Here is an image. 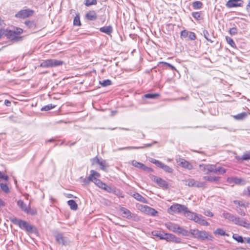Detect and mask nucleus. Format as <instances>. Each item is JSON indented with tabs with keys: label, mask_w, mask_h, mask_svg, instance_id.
Masks as SVG:
<instances>
[{
	"label": "nucleus",
	"mask_w": 250,
	"mask_h": 250,
	"mask_svg": "<svg viewBox=\"0 0 250 250\" xmlns=\"http://www.w3.org/2000/svg\"><path fill=\"white\" fill-rule=\"evenodd\" d=\"M237 30L236 27H232L229 30V33L232 35H235L237 34Z\"/></svg>",
	"instance_id": "58"
},
{
	"label": "nucleus",
	"mask_w": 250,
	"mask_h": 250,
	"mask_svg": "<svg viewBox=\"0 0 250 250\" xmlns=\"http://www.w3.org/2000/svg\"><path fill=\"white\" fill-rule=\"evenodd\" d=\"M243 5V1L242 0H229L226 3V6L228 8L242 7Z\"/></svg>",
	"instance_id": "10"
},
{
	"label": "nucleus",
	"mask_w": 250,
	"mask_h": 250,
	"mask_svg": "<svg viewBox=\"0 0 250 250\" xmlns=\"http://www.w3.org/2000/svg\"><path fill=\"white\" fill-rule=\"evenodd\" d=\"M214 233L215 235L218 234L221 236L228 235L223 229L220 228L217 229L214 232Z\"/></svg>",
	"instance_id": "36"
},
{
	"label": "nucleus",
	"mask_w": 250,
	"mask_h": 250,
	"mask_svg": "<svg viewBox=\"0 0 250 250\" xmlns=\"http://www.w3.org/2000/svg\"><path fill=\"white\" fill-rule=\"evenodd\" d=\"M164 239H166L167 240H169L173 242H179L180 241V239L176 237L175 235L172 234H167V233H165L164 234Z\"/></svg>",
	"instance_id": "19"
},
{
	"label": "nucleus",
	"mask_w": 250,
	"mask_h": 250,
	"mask_svg": "<svg viewBox=\"0 0 250 250\" xmlns=\"http://www.w3.org/2000/svg\"><path fill=\"white\" fill-rule=\"evenodd\" d=\"M145 147L144 146H127L124 147H120L118 149V150H130V149H140L143 148Z\"/></svg>",
	"instance_id": "39"
},
{
	"label": "nucleus",
	"mask_w": 250,
	"mask_h": 250,
	"mask_svg": "<svg viewBox=\"0 0 250 250\" xmlns=\"http://www.w3.org/2000/svg\"><path fill=\"white\" fill-rule=\"evenodd\" d=\"M236 211L237 213L239 214H240L241 216H244L246 215L245 212L241 208H236Z\"/></svg>",
	"instance_id": "59"
},
{
	"label": "nucleus",
	"mask_w": 250,
	"mask_h": 250,
	"mask_svg": "<svg viewBox=\"0 0 250 250\" xmlns=\"http://www.w3.org/2000/svg\"><path fill=\"white\" fill-rule=\"evenodd\" d=\"M217 168L215 165H212L211 173L217 174Z\"/></svg>",
	"instance_id": "64"
},
{
	"label": "nucleus",
	"mask_w": 250,
	"mask_h": 250,
	"mask_svg": "<svg viewBox=\"0 0 250 250\" xmlns=\"http://www.w3.org/2000/svg\"><path fill=\"white\" fill-rule=\"evenodd\" d=\"M194 222L201 226H208L209 225V223L205 220V217L199 214H197V217H196Z\"/></svg>",
	"instance_id": "14"
},
{
	"label": "nucleus",
	"mask_w": 250,
	"mask_h": 250,
	"mask_svg": "<svg viewBox=\"0 0 250 250\" xmlns=\"http://www.w3.org/2000/svg\"><path fill=\"white\" fill-rule=\"evenodd\" d=\"M18 205L20 208L25 212H28V208L29 206H27L23 202V201L20 200L17 202Z\"/></svg>",
	"instance_id": "22"
},
{
	"label": "nucleus",
	"mask_w": 250,
	"mask_h": 250,
	"mask_svg": "<svg viewBox=\"0 0 250 250\" xmlns=\"http://www.w3.org/2000/svg\"><path fill=\"white\" fill-rule=\"evenodd\" d=\"M85 18L88 21H96L97 19V13L94 10H90L85 14Z\"/></svg>",
	"instance_id": "16"
},
{
	"label": "nucleus",
	"mask_w": 250,
	"mask_h": 250,
	"mask_svg": "<svg viewBox=\"0 0 250 250\" xmlns=\"http://www.w3.org/2000/svg\"><path fill=\"white\" fill-rule=\"evenodd\" d=\"M73 25L74 26H81V22L80 21V14L79 13L76 14V16L74 18Z\"/></svg>",
	"instance_id": "26"
},
{
	"label": "nucleus",
	"mask_w": 250,
	"mask_h": 250,
	"mask_svg": "<svg viewBox=\"0 0 250 250\" xmlns=\"http://www.w3.org/2000/svg\"><path fill=\"white\" fill-rule=\"evenodd\" d=\"M203 179L205 180L212 182H217V181H218L219 180V177H216V176L213 177V176H204L203 177Z\"/></svg>",
	"instance_id": "30"
},
{
	"label": "nucleus",
	"mask_w": 250,
	"mask_h": 250,
	"mask_svg": "<svg viewBox=\"0 0 250 250\" xmlns=\"http://www.w3.org/2000/svg\"><path fill=\"white\" fill-rule=\"evenodd\" d=\"M68 205L71 209L76 210L78 209V205L74 200H70L67 201Z\"/></svg>",
	"instance_id": "23"
},
{
	"label": "nucleus",
	"mask_w": 250,
	"mask_h": 250,
	"mask_svg": "<svg viewBox=\"0 0 250 250\" xmlns=\"http://www.w3.org/2000/svg\"><path fill=\"white\" fill-rule=\"evenodd\" d=\"M192 7L194 9H199L203 6V3L200 1H195L192 3Z\"/></svg>",
	"instance_id": "31"
},
{
	"label": "nucleus",
	"mask_w": 250,
	"mask_h": 250,
	"mask_svg": "<svg viewBox=\"0 0 250 250\" xmlns=\"http://www.w3.org/2000/svg\"><path fill=\"white\" fill-rule=\"evenodd\" d=\"M92 179H91L90 175L88 176V177L87 178H85L83 180V183L85 185H88L89 184L90 182H92Z\"/></svg>",
	"instance_id": "54"
},
{
	"label": "nucleus",
	"mask_w": 250,
	"mask_h": 250,
	"mask_svg": "<svg viewBox=\"0 0 250 250\" xmlns=\"http://www.w3.org/2000/svg\"><path fill=\"white\" fill-rule=\"evenodd\" d=\"M204 214L207 216L209 217H213V214L209 210H206L204 211Z\"/></svg>",
	"instance_id": "61"
},
{
	"label": "nucleus",
	"mask_w": 250,
	"mask_h": 250,
	"mask_svg": "<svg viewBox=\"0 0 250 250\" xmlns=\"http://www.w3.org/2000/svg\"><path fill=\"white\" fill-rule=\"evenodd\" d=\"M177 233L181 234L182 235L185 236H188L189 235V234H190V230L189 231H188V230L180 227Z\"/></svg>",
	"instance_id": "25"
},
{
	"label": "nucleus",
	"mask_w": 250,
	"mask_h": 250,
	"mask_svg": "<svg viewBox=\"0 0 250 250\" xmlns=\"http://www.w3.org/2000/svg\"><path fill=\"white\" fill-rule=\"evenodd\" d=\"M133 197L138 201L143 203H146V199L138 193H135L133 195Z\"/></svg>",
	"instance_id": "27"
},
{
	"label": "nucleus",
	"mask_w": 250,
	"mask_h": 250,
	"mask_svg": "<svg viewBox=\"0 0 250 250\" xmlns=\"http://www.w3.org/2000/svg\"><path fill=\"white\" fill-rule=\"evenodd\" d=\"M177 162L178 163L179 166L189 170H191L193 168L192 165L184 159L179 158L177 160Z\"/></svg>",
	"instance_id": "13"
},
{
	"label": "nucleus",
	"mask_w": 250,
	"mask_h": 250,
	"mask_svg": "<svg viewBox=\"0 0 250 250\" xmlns=\"http://www.w3.org/2000/svg\"><path fill=\"white\" fill-rule=\"evenodd\" d=\"M102 189H104L109 193H114L115 192V188L107 186L105 184H104V186H103Z\"/></svg>",
	"instance_id": "34"
},
{
	"label": "nucleus",
	"mask_w": 250,
	"mask_h": 250,
	"mask_svg": "<svg viewBox=\"0 0 250 250\" xmlns=\"http://www.w3.org/2000/svg\"><path fill=\"white\" fill-rule=\"evenodd\" d=\"M89 175L91 177V179H92L94 178H97L96 177H100V174L94 170H90V174Z\"/></svg>",
	"instance_id": "44"
},
{
	"label": "nucleus",
	"mask_w": 250,
	"mask_h": 250,
	"mask_svg": "<svg viewBox=\"0 0 250 250\" xmlns=\"http://www.w3.org/2000/svg\"><path fill=\"white\" fill-rule=\"evenodd\" d=\"M160 64H163L168 66L172 70H176V69L175 68V67L169 63L162 62H160Z\"/></svg>",
	"instance_id": "53"
},
{
	"label": "nucleus",
	"mask_w": 250,
	"mask_h": 250,
	"mask_svg": "<svg viewBox=\"0 0 250 250\" xmlns=\"http://www.w3.org/2000/svg\"><path fill=\"white\" fill-rule=\"evenodd\" d=\"M232 238L238 242L241 243H244V238L242 236L238 235V234H233Z\"/></svg>",
	"instance_id": "33"
},
{
	"label": "nucleus",
	"mask_w": 250,
	"mask_h": 250,
	"mask_svg": "<svg viewBox=\"0 0 250 250\" xmlns=\"http://www.w3.org/2000/svg\"><path fill=\"white\" fill-rule=\"evenodd\" d=\"M92 182L94 183V184L97 186L99 188H102L104 186V183L102 182L100 179L97 178H94L92 180Z\"/></svg>",
	"instance_id": "29"
},
{
	"label": "nucleus",
	"mask_w": 250,
	"mask_h": 250,
	"mask_svg": "<svg viewBox=\"0 0 250 250\" xmlns=\"http://www.w3.org/2000/svg\"><path fill=\"white\" fill-rule=\"evenodd\" d=\"M228 179L230 180V182H232L236 184H240L243 181L242 179L237 177H231L229 178Z\"/></svg>",
	"instance_id": "38"
},
{
	"label": "nucleus",
	"mask_w": 250,
	"mask_h": 250,
	"mask_svg": "<svg viewBox=\"0 0 250 250\" xmlns=\"http://www.w3.org/2000/svg\"><path fill=\"white\" fill-rule=\"evenodd\" d=\"M55 107H56L55 105H53L52 104H47V105H46L43 106L41 108V111H48V110H50L53 109V108H54Z\"/></svg>",
	"instance_id": "42"
},
{
	"label": "nucleus",
	"mask_w": 250,
	"mask_h": 250,
	"mask_svg": "<svg viewBox=\"0 0 250 250\" xmlns=\"http://www.w3.org/2000/svg\"><path fill=\"white\" fill-rule=\"evenodd\" d=\"M241 159L243 160H250V150L244 153L241 157Z\"/></svg>",
	"instance_id": "46"
},
{
	"label": "nucleus",
	"mask_w": 250,
	"mask_h": 250,
	"mask_svg": "<svg viewBox=\"0 0 250 250\" xmlns=\"http://www.w3.org/2000/svg\"><path fill=\"white\" fill-rule=\"evenodd\" d=\"M226 41L232 47L236 48V44L235 42H234L232 39H231L230 37H226Z\"/></svg>",
	"instance_id": "45"
},
{
	"label": "nucleus",
	"mask_w": 250,
	"mask_h": 250,
	"mask_svg": "<svg viewBox=\"0 0 250 250\" xmlns=\"http://www.w3.org/2000/svg\"><path fill=\"white\" fill-rule=\"evenodd\" d=\"M165 226L169 230L176 233L178 232V229L180 228V226L178 225L171 222H168L166 223Z\"/></svg>",
	"instance_id": "17"
},
{
	"label": "nucleus",
	"mask_w": 250,
	"mask_h": 250,
	"mask_svg": "<svg viewBox=\"0 0 250 250\" xmlns=\"http://www.w3.org/2000/svg\"><path fill=\"white\" fill-rule=\"evenodd\" d=\"M142 169L145 171H147L148 172H152L153 171V169L151 168L147 167L144 164H143V166L142 167Z\"/></svg>",
	"instance_id": "62"
},
{
	"label": "nucleus",
	"mask_w": 250,
	"mask_h": 250,
	"mask_svg": "<svg viewBox=\"0 0 250 250\" xmlns=\"http://www.w3.org/2000/svg\"><path fill=\"white\" fill-rule=\"evenodd\" d=\"M1 189L5 193L9 192V189L7 185L5 184L1 183L0 184Z\"/></svg>",
	"instance_id": "48"
},
{
	"label": "nucleus",
	"mask_w": 250,
	"mask_h": 250,
	"mask_svg": "<svg viewBox=\"0 0 250 250\" xmlns=\"http://www.w3.org/2000/svg\"><path fill=\"white\" fill-rule=\"evenodd\" d=\"M63 62L55 59H48L42 62L40 66L42 67H52L62 65Z\"/></svg>",
	"instance_id": "6"
},
{
	"label": "nucleus",
	"mask_w": 250,
	"mask_h": 250,
	"mask_svg": "<svg viewBox=\"0 0 250 250\" xmlns=\"http://www.w3.org/2000/svg\"><path fill=\"white\" fill-rule=\"evenodd\" d=\"M164 234L165 233H162L161 231L158 230L153 231L151 232V234L152 236L159 237L160 239H164Z\"/></svg>",
	"instance_id": "28"
},
{
	"label": "nucleus",
	"mask_w": 250,
	"mask_h": 250,
	"mask_svg": "<svg viewBox=\"0 0 250 250\" xmlns=\"http://www.w3.org/2000/svg\"><path fill=\"white\" fill-rule=\"evenodd\" d=\"M247 113L245 112H243L234 116V118L237 120H241L246 118L247 117Z\"/></svg>",
	"instance_id": "24"
},
{
	"label": "nucleus",
	"mask_w": 250,
	"mask_h": 250,
	"mask_svg": "<svg viewBox=\"0 0 250 250\" xmlns=\"http://www.w3.org/2000/svg\"><path fill=\"white\" fill-rule=\"evenodd\" d=\"M26 213H30L31 215H35L37 214V211L36 209L30 208L29 207L28 208V212H26Z\"/></svg>",
	"instance_id": "56"
},
{
	"label": "nucleus",
	"mask_w": 250,
	"mask_h": 250,
	"mask_svg": "<svg viewBox=\"0 0 250 250\" xmlns=\"http://www.w3.org/2000/svg\"><path fill=\"white\" fill-rule=\"evenodd\" d=\"M188 36L191 40H194L196 39L195 34L192 32H189Z\"/></svg>",
	"instance_id": "57"
},
{
	"label": "nucleus",
	"mask_w": 250,
	"mask_h": 250,
	"mask_svg": "<svg viewBox=\"0 0 250 250\" xmlns=\"http://www.w3.org/2000/svg\"><path fill=\"white\" fill-rule=\"evenodd\" d=\"M192 16L196 20H200L201 17V13L200 12H193L192 13Z\"/></svg>",
	"instance_id": "50"
},
{
	"label": "nucleus",
	"mask_w": 250,
	"mask_h": 250,
	"mask_svg": "<svg viewBox=\"0 0 250 250\" xmlns=\"http://www.w3.org/2000/svg\"><path fill=\"white\" fill-rule=\"evenodd\" d=\"M97 3V0H84V4L86 6H89L92 5H96Z\"/></svg>",
	"instance_id": "40"
},
{
	"label": "nucleus",
	"mask_w": 250,
	"mask_h": 250,
	"mask_svg": "<svg viewBox=\"0 0 250 250\" xmlns=\"http://www.w3.org/2000/svg\"><path fill=\"white\" fill-rule=\"evenodd\" d=\"M9 220L14 224L18 225L19 227L22 229H24L29 232H32L33 231V227L25 221L19 219L15 217H10Z\"/></svg>",
	"instance_id": "3"
},
{
	"label": "nucleus",
	"mask_w": 250,
	"mask_h": 250,
	"mask_svg": "<svg viewBox=\"0 0 250 250\" xmlns=\"http://www.w3.org/2000/svg\"><path fill=\"white\" fill-rule=\"evenodd\" d=\"M226 172V169L222 167H218L217 168V174H224Z\"/></svg>",
	"instance_id": "55"
},
{
	"label": "nucleus",
	"mask_w": 250,
	"mask_h": 250,
	"mask_svg": "<svg viewBox=\"0 0 250 250\" xmlns=\"http://www.w3.org/2000/svg\"><path fill=\"white\" fill-rule=\"evenodd\" d=\"M25 25L28 26L29 28H33L35 26V23L33 21H26L25 22Z\"/></svg>",
	"instance_id": "52"
},
{
	"label": "nucleus",
	"mask_w": 250,
	"mask_h": 250,
	"mask_svg": "<svg viewBox=\"0 0 250 250\" xmlns=\"http://www.w3.org/2000/svg\"><path fill=\"white\" fill-rule=\"evenodd\" d=\"M187 207L184 205L175 204L171 205L167 209V212L170 214H173L175 213H183L184 214L186 211Z\"/></svg>",
	"instance_id": "5"
},
{
	"label": "nucleus",
	"mask_w": 250,
	"mask_h": 250,
	"mask_svg": "<svg viewBox=\"0 0 250 250\" xmlns=\"http://www.w3.org/2000/svg\"><path fill=\"white\" fill-rule=\"evenodd\" d=\"M212 165H205V164H200L199 165V167L200 168L201 171L204 173L205 174H208L211 173Z\"/></svg>",
	"instance_id": "18"
},
{
	"label": "nucleus",
	"mask_w": 250,
	"mask_h": 250,
	"mask_svg": "<svg viewBox=\"0 0 250 250\" xmlns=\"http://www.w3.org/2000/svg\"><path fill=\"white\" fill-rule=\"evenodd\" d=\"M160 96V95L158 93H148L145 94L144 95V97L148 99H155L157 97H158Z\"/></svg>",
	"instance_id": "35"
},
{
	"label": "nucleus",
	"mask_w": 250,
	"mask_h": 250,
	"mask_svg": "<svg viewBox=\"0 0 250 250\" xmlns=\"http://www.w3.org/2000/svg\"><path fill=\"white\" fill-rule=\"evenodd\" d=\"M184 216L187 217L188 219L195 221L196 217H197V213L190 211L187 208L186 211L184 213Z\"/></svg>",
	"instance_id": "15"
},
{
	"label": "nucleus",
	"mask_w": 250,
	"mask_h": 250,
	"mask_svg": "<svg viewBox=\"0 0 250 250\" xmlns=\"http://www.w3.org/2000/svg\"><path fill=\"white\" fill-rule=\"evenodd\" d=\"M0 179L7 181L8 180V176L7 175H4L0 171Z\"/></svg>",
	"instance_id": "63"
},
{
	"label": "nucleus",
	"mask_w": 250,
	"mask_h": 250,
	"mask_svg": "<svg viewBox=\"0 0 250 250\" xmlns=\"http://www.w3.org/2000/svg\"><path fill=\"white\" fill-rule=\"evenodd\" d=\"M99 165L100 166V169L103 170H106V162L104 160L102 161Z\"/></svg>",
	"instance_id": "51"
},
{
	"label": "nucleus",
	"mask_w": 250,
	"mask_h": 250,
	"mask_svg": "<svg viewBox=\"0 0 250 250\" xmlns=\"http://www.w3.org/2000/svg\"><path fill=\"white\" fill-rule=\"evenodd\" d=\"M22 33V29L19 27H14L13 30L5 29V36L14 42H21L23 40V36H20Z\"/></svg>",
	"instance_id": "1"
},
{
	"label": "nucleus",
	"mask_w": 250,
	"mask_h": 250,
	"mask_svg": "<svg viewBox=\"0 0 250 250\" xmlns=\"http://www.w3.org/2000/svg\"><path fill=\"white\" fill-rule=\"evenodd\" d=\"M152 163L155 164L158 167L161 168L163 169L165 172L171 173L173 172V169L171 167H170L169 166L162 163L161 162L154 159H152L151 161Z\"/></svg>",
	"instance_id": "8"
},
{
	"label": "nucleus",
	"mask_w": 250,
	"mask_h": 250,
	"mask_svg": "<svg viewBox=\"0 0 250 250\" xmlns=\"http://www.w3.org/2000/svg\"><path fill=\"white\" fill-rule=\"evenodd\" d=\"M233 202L235 205H237L240 207L246 208L247 207V205L242 201H240L239 200H234Z\"/></svg>",
	"instance_id": "47"
},
{
	"label": "nucleus",
	"mask_w": 250,
	"mask_h": 250,
	"mask_svg": "<svg viewBox=\"0 0 250 250\" xmlns=\"http://www.w3.org/2000/svg\"><path fill=\"white\" fill-rule=\"evenodd\" d=\"M152 180L161 188L167 189L168 188L167 182L163 179L155 176H152Z\"/></svg>",
	"instance_id": "11"
},
{
	"label": "nucleus",
	"mask_w": 250,
	"mask_h": 250,
	"mask_svg": "<svg viewBox=\"0 0 250 250\" xmlns=\"http://www.w3.org/2000/svg\"><path fill=\"white\" fill-rule=\"evenodd\" d=\"M222 216L229 221L232 222L235 225L243 227L247 229L250 228V223L244 219H241L239 217L229 212L224 211Z\"/></svg>",
	"instance_id": "2"
},
{
	"label": "nucleus",
	"mask_w": 250,
	"mask_h": 250,
	"mask_svg": "<svg viewBox=\"0 0 250 250\" xmlns=\"http://www.w3.org/2000/svg\"><path fill=\"white\" fill-rule=\"evenodd\" d=\"M131 164L135 167H139L142 169V167L143 166V164L138 162L135 160H133L131 162Z\"/></svg>",
	"instance_id": "49"
},
{
	"label": "nucleus",
	"mask_w": 250,
	"mask_h": 250,
	"mask_svg": "<svg viewBox=\"0 0 250 250\" xmlns=\"http://www.w3.org/2000/svg\"><path fill=\"white\" fill-rule=\"evenodd\" d=\"M120 210L124 214L123 215L124 217L128 219H132L135 221H138L140 220V218L138 216L135 214L132 213L128 209L124 207H121Z\"/></svg>",
	"instance_id": "7"
},
{
	"label": "nucleus",
	"mask_w": 250,
	"mask_h": 250,
	"mask_svg": "<svg viewBox=\"0 0 250 250\" xmlns=\"http://www.w3.org/2000/svg\"><path fill=\"white\" fill-rule=\"evenodd\" d=\"M195 180L193 179H189L185 181V185L190 187H194Z\"/></svg>",
	"instance_id": "32"
},
{
	"label": "nucleus",
	"mask_w": 250,
	"mask_h": 250,
	"mask_svg": "<svg viewBox=\"0 0 250 250\" xmlns=\"http://www.w3.org/2000/svg\"><path fill=\"white\" fill-rule=\"evenodd\" d=\"M145 208L146 211L149 214H150L152 216H155L158 213V211H156L153 208L149 207L147 206H146L145 207Z\"/></svg>",
	"instance_id": "21"
},
{
	"label": "nucleus",
	"mask_w": 250,
	"mask_h": 250,
	"mask_svg": "<svg viewBox=\"0 0 250 250\" xmlns=\"http://www.w3.org/2000/svg\"><path fill=\"white\" fill-rule=\"evenodd\" d=\"M57 242L63 245H67L69 244L70 241L69 239L65 237H64L62 233H59L55 236Z\"/></svg>",
	"instance_id": "12"
},
{
	"label": "nucleus",
	"mask_w": 250,
	"mask_h": 250,
	"mask_svg": "<svg viewBox=\"0 0 250 250\" xmlns=\"http://www.w3.org/2000/svg\"><path fill=\"white\" fill-rule=\"evenodd\" d=\"M190 234L195 238L204 241L206 239L211 240L212 236L205 230L201 231L198 229H190Z\"/></svg>",
	"instance_id": "4"
},
{
	"label": "nucleus",
	"mask_w": 250,
	"mask_h": 250,
	"mask_svg": "<svg viewBox=\"0 0 250 250\" xmlns=\"http://www.w3.org/2000/svg\"><path fill=\"white\" fill-rule=\"evenodd\" d=\"M99 83L102 86L104 87L110 85L112 84L111 81L109 79L104 80L103 81H100Z\"/></svg>",
	"instance_id": "37"
},
{
	"label": "nucleus",
	"mask_w": 250,
	"mask_h": 250,
	"mask_svg": "<svg viewBox=\"0 0 250 250\" xmlns=\"http://www.w3.org/2000/svg\"><path fill=\"white\" fill-rule=\"evenodd\" d=\"M189 32L186 30H183L181 32V36L184 38H186L188 36Z\"/></svg>",
	"instance_id": "60"
},
{
	"label": "nucleus",
	"mask_w": 250,
	"mask_h": 250,
	"mask_svg": "<svg viewBox=\"0 0 250 250\" xmlns=\"http://www.w3.org/2000/svg\"><path fill=\"white\" fill-rule=\"evenodd\" d=\"M196 188H206V183L205 182H200L196 181L195 182V186Z\"/></svg>",
	"instance_id": "43"
},
{
	"label": "nucleus",
	"mask_w": 250,
	"mask_h": 250,
	"mask_svg": "<svg viewBox=\"0 0 250 250\" xmlns=\"http://www.w3.org/2000/svg\"><path fill=\"white\" fill-rule=\"evenodd\" d=\"M33 14V11L32 10L29 9H24L20 11L15 15V17L21 19H24L31 16Z\"/></svg>",
	"instance_id": "9"
},
{
	"label": "nucleus",
	"mask_w": 250,
	"mask_h": 250,
	"mask_svg": "<svg viewBox=\"0 0 250 250\" xmlns=\"http://www.w3.org/2000/svg\"><path fill=\"white\" fill-rule=\"evenodd\" d=\"M203 35H204V37L206 38V39L208 41L211 43L213 42V41L211 39L210 35L207 30H204L203 31Z\"/></svg>",
	"instance_id": "41"
},
{
	"label": "nucleus",
	"mask_w": 250,
	"mask_h": 250,
	"mask_svg": "<svg viewBox=\"0 0 250 250\" xmlns=\"http://www.w3.org/2000/svg\"><path fill=\"white\" fill-rule=\"evenodd\" d=\"M100 31L101 32L104 33L106 34L109 35L110 34L112 31H113V28L111 26H104L102 27H101L100 28Z\"/></svg>",
	"instance_id": "20"
}]
</instances>
